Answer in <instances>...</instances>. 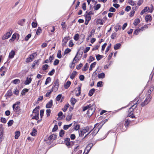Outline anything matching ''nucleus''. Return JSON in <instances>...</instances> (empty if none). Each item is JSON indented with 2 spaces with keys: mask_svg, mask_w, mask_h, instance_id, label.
Segmentation results:
<instances>
[{
  "mask_svg": "<svg viewBox=\"0 0 154 154\" xmlns=\"http://www.w3.org/2000/svg\"><path fill=\"white\" fill-rule=\"evenodd\" d=\"M77 89L78 91V93L76 94V95L77 97H78L80 96V94H81V88L80 87H79Z\"/></svg>",
  "mask_w": 154,
  "mask_h": 154,
  "instance_id": "nucleus-54",
  "label": "nucleus"
},
{
  "mask_svg": "<svg viewBox=\"0 0 154 154\" xmlns=\"http://www.w3.org/2000/svg\"><path fill=\"white\" fill-rule=\"evenodd\" d=\"M32 80V78L31 77L28 78L27 77L26 78V80L24 82V84L25 85H28L31 82Z\"/></svg>",
  "mask_w": 154,
  "mask_h": 154,
  "instance_id": "nucleus-20",
  "label": "nucleus"
},
{
  "mask_svg": "<svg viewBox=\"0 0 154 154\" xmlns=\"http://www.w3.org/2000/svg\"><path fill=\"white\" fill-rule=\"evenodd\" d=\"M65 134V131L63 130H61L59 133L60 136L62 137Z\"/></svg>",
  "mask_w": 154,
  "mask_h": 154,
  "instance_id": "nucleus-48",
  "label": "nucleus"
},
{
  "mask_svg": "<svg viewBox=\"0 0 154 154\" xmlns=\"http://www.w3.org/2000/svg\"><path fill=\"white\" fill-rule=\"evenodd\" d=\"M103 82L102 81L98 82L97 84V86L98 87H102L103 85Z\"/></svg>",
  "mask_w": 154,
  "mask_h": 154,
  "instance_id": "nucleus-57",
  "label": "nucleus"
},
{
  "mask_svg": "<svg viewBox=\"0 0 154 154\" xmlns=\"http://www.w3.org/2000/svg\"><path fill=\"white\" fill-rule=\"evenodd\" d=\"M98 125V124H96L94 125V128L92 130L93 131L91 133L90 135H92V136L93 137L94 136L97 134L98 133V131H99L101 127L100 126H99V125H98L97 127V125Z\"/></svg>",
  "mask_w": 154,
  "mask_h": 154,
  "instance_id": "nucleus-6",
  "label": "nucleus"
},
{
  "mask_svg": "<svg viewBox=\"0 0 154 154\" xmlns=\"http://www.w3.org/2000/svg\"><path fill=\"white\" fill-rule=\"evenodd\" d=\"M151 99V98H150V96L149 95H149L146 97L144 102L141 103V105L142 106H143L147 104L150 102Z\"/></svg>",
  "mask_w": 154,
  "mask_h": 154,
  "instance_id": "nucleus-8",
  "label": "nucleus"
},
{
  "mask_svg": "<svg viewBox=\"0 0 154 154\" xmlns=\"http://www.w3.org/2000/svg\"><path fill=\"white\" fill-rule=\"evenodd\" d=\"M111 44L110 43L107 46V47L106 48V49L105 51L106 54L108 52V51H109V49H110V48H111Z\"/></svg>",
  "mask_w": 154,
  "mask_h": 154,
  "instance_id": "nucleus-51",
  "label": "nucleus"
},
{
  "mask_svg": "<svg viewBox=\"0 0 154 154\" xmlns=\"http://www.w3.org/2000/svg\"><path fill=\"white\" fill-rule=\"evenodd\" d=\"M33 57H32L31 55L29 57L26 58V62L28 63L31 62L33 60Z\"/></svg>",
  "mask_w": 154,
  "mask_h": 154,
  "instance_id": "nucleus-33",
  "label": "nucleus"
},
{
  "mask_svg": "<svg viewBox=\"0 0 154 154\" xmlns=\"http://www.w3.org/2000/svg\"><path fill=\"white\" fill-rule=\"evenodd\" d=\"M77 102V100L75 98L72 97L70 99V102L72 104L74 105Z\"/></svg>",
  "mask_w": 154,
  "mask_h": 154,
  "instance_id": "nucleus-30",
  "label": "nucleus"
},
{
  "mask_svg": "<svg viewBox=\"0 0 154 154\" xmlns=\"http://www.w3.org/2000/svg\"><path fill=\"white\" fill-rule=\"evenodd\" d=\"M55 72V70L54 69H52V70L51 71H50L48 73V75H51V76L52 75L54 74Z\"/></svg>",
  "mask_w": 154,
  "mask_h": 154,
  "instance_id": "nucleus-49",
  "label": "nucleus"
},
{
  "mask_svg": "<svg viewBox=\"0 0 154 154\" xmlns=\"http://www.w3.org/2000/svg\"><path fill=\"white\" fill-rule=\"evenodd\" d=\"M53 55H52V56H51L49 57L48 58V60L50 61V63H51L52 62V60H54V56Z\"/></svg>",
  "mask_w": 154,
  "mask_h": 154,
  "instance_id": "nucleus-56",
  "label": "nucleus"
},
{
  "mask_svg": "<svg viewBox=\"0 0 154 154\" xmlns=\"http://www.w3.org/2000/svg\"><path fill=\"white\" fill-rule=\"evenodd\" d=\"M140 22V20L138 18L135 19L133 23V24L135 26H137Z\"/></svg>",
  "mask_w": 154,
  "mask_h": 154,
  "instance_id": "nucleus-31",
  "label": "nucleus"
},
{
  "mask_svg": "<svg viewBox=\"0 0 154 154\" xmlns=\"http://www.w3.org/2000/svg\"><path fill=\"white\" fill-rule=\"evenodd\" d=\"M26 21L25 19H23L19 20L17 22L18 24L21 25V26H23Z\"/></svg>",
  "mask_w": 154,
  "mask_h": 154,
  "instance_id": "nucleus-16",
  "label": "nucleus"
},
{
  "mask_svg": "<svg viewBox=\"0 0 154 154\" xmlns=\"http://www.w3.org/2000/svg\"><path fill=\"white\" fill-rule=\"evenodd\" d=\"M70 141V139L69 138L66 137L64 139V143L68 148L71 147V143Z\"/></svg>",
  "mask_w": 154,
  "mask_h": 154,
  "instance_id": "nucleus-9",
  "label": "nucleus"
},
{
  "mask_svg": "<svg viewBox=\"0 0 154 154\" xmlns=\"http://www.w3.org/2000/svg\"><path fill=\"white\" fill-rule=\"evenodd\" d=\"M93 146V144L92 143H91L88 144L85 147V152L86 151L87 152L86 153V154H87L88 153L91 149L92 147Z\"/></svg>",
  "mask_w": 154,
  "mask_h": 154,
  "instance_id": "nucleus-11",
  "label": "nucleus"
},
{
  "mask_svg": "<svg viewBox=\"0 0 154 154\" xmlns=\"http://www.w3.org/2000/svg\"><path fill=\"white\" fill-rule=\"evenodd\" d=\"M72 116V113H69L66 116V120L67 121H69L71 119Z\"/></svg>",
  "mask_w": 154,
  "mask_h": 154,
  "instance_id": "nucleus-24",
  "label": "nucleus"
},
{
  "mask_svg": "<svg viewBox=\"0 0 154 154\" xmlns=\"http://www.w3.org/2000/svg\"><path fill=\"white\" fill-rule=\"evenodd\" d=\"M4 133V131L3 129H2L0 134V142H1L2 141Z\"/></svg>",
  "mask_w": 154,
  "mask_h": 154,
  "instance_id": "nucleus-40",
  "label": "nucleus"
},
{
  "mask_svg": "<svg viewBox=\"0 0 154 154\" xmlns=\"http://www.w3.org/2000/svg\"><path fill=\"white\" fill-rule=\"evenodd\" d=\"M82 109L83 112L88 110L87 111L88 116L90 117L94 113L95 111V105L94 103H91L86 106H82Z\"/></svg>",
  "mask_w": 154,
  "mask_h": 154,
  "instance_id": "nucleus-1",
  "label": "nucleus"
},
{
  "mask_svg": "<svg viewBox=\"0 0 154 154\" xmlns=\"http://www.w3.org/2000/svg\"><path fill=\"white\" fill-rule=\"evenodd\" d=\"M131 121L129 119L125 120L124 123V125L126 127L129 126Z\"/></svg>",
  "mask_w": 154,
  "mask_h": 154,
  "instance_id": "nucleus-21",
  "label": "nucleus"
},
{
  "mask_svg": "<svg viewBox=\"0 0 154 154\" xmlns=\"http://www.w3.org/2000/svg\"><path fill=\"white\" fill-rule=\"evenodd\" d=\"M121 46V45L120 43H118L115 45L114 46V49L115 50H118L120 48Z\"/></svg>",
  "mask_w": 154,
  "mask_h": 154,
  "instance_id": "nucleus-28",
  "label": "nucleus"
},
{
  "mask_svg": "<svg viewBox=\"0 0 154 154\" xmlns=\"http://www.w3.org/2000/svg\"><path fill=\"white\" fill-rule=\"evenodd\" d=\"M12 93L11 90H8L5 95L6 97H9L12 96Z\"/></svg>",
  "mask_w": 154,
  "mask_h": 154,
  "instance_id": "nucleus-19",
  "label": "nucleus"
},
{
  "mask_svg": "<svg viewBox=\"0 0 154 154\" xmlns=\"http://www.w3.org/2000/svg\"><path fill=\"white\" fill-rule=\"evenodd\" d=\"M51 81V77H48L46 80V81H45V85H47L49 82H50Z\"/></svg>",
  "mask_w": 154,
  "mask_h": 154,
  "instance_id": "nucleus-42",
  "label": "nucleus"
},
{
  "mask_svg": "<svg viewBox=\"0 0 154 154\" xmlns=\"http://www.w3.org/2000/svg\"><path fill=\"white\" fill-rule=\"evenodd\" d=\"M49 91H48L47 92V93H46V94L45 95V96L46 97H49L50 96V94H51V93L53 92L52 91H51V89L49 90Z\"/></svg>",
  "mask_w": 154,
  "mask_h": 154,
  "instance_id": "nucleus-50",
  "label": "nucleus"
},
{
  "mask_svg": "<svg viewBox=\"0 0 154 154\" xmlns=\"http://www.w3.org/2000/svg\"><path fill=\"white\" fill-rule=\"evenodd\" d=\"M49 66L48 64L44 65L42 67V69L45 71L48 68Z\"/></svg>",
  "mask_w": 154,
  "mask_h": 154,
  "instance_id": "nucleus-44",
  "label": "nucleus"
},
{
  "mask_svg": "<svg viewBox=\"0 0 154 154\" xmlns=\"http://www.w3.org/2000/svg\"><path fill=\"white\" fill-rule=\"evenodd\" d=\"M53 106V100H51L46 104V107L47 108H51Z\"/></svg>",
  "mask_w": 154,
  "mask_h": 154,
  "instance_id": "nucleus-15",
  "label": "nucleus"
},
{
  "mask_svg": "<svg viewBox=\"0 0 154 154\" xmlns=\"http://www.w3.org/2000/svg\"><path fill=\"white\" fill-rule=\"evenodd\" d=\"M58 128L57 125H54V128L52 129V132H54L57 131Z\"/></svg>",
  "mask_w": 154,
  "mask_h": 154,
  "instance_id": "nucleus-62",
  "label": "nucleus"
},
{
  "mask_svg": "<svg viewBox=\"0 0 154 154\" xmlns=\"http://www.w3.org/2000/svg\"><path fill=\"white\" fill-rule=\"evenodd\" d=\"M29 91V90L27 88H24L23 89L21 92V94L22 95H25V93Z\"/></svg>",
  "mask_w": 154,
  "mask_h": 154,
  "instance_id": "nucleus-37",
  "label": "nucleus"
},
{
  "mask_svg": "<svg viewBox=\"0 0 154 154\" xmlns=\"http://www.w3.org/2000/svg\"><path fill=\"white\" fill-rule=\"evenodd\" d=\"M97 22L98 24L103 25V21L101 19H99L97 20Z\"/></svg>",
  "mask_w": 154,
  "mask_h": 154,
  "instance_id": "nucleus-45",
  "label": "nucleus"
},
{
  "mask_svg": "<svg viewBox=\"0 0 154 154\" xmlns=\"http://www.w3.org/2000/svg\"><path fill=\"white\" fill-rule=\"evenodd\" d=\"M12 34V32H7L4 35H3L2 38V39L5 40L7 39L9 37H10Z\"/></svg>",
  "mask_w": 154,
  "mask_h": 154,
  "instance_id": "nucleus-12",
  "label": "nucleus"
},
{
  "mask_svg": "<svg viewBox=\"0 0 154 154\" xmlns=\"http://www.w3.org/2000/svg\"><path fill=\"white\" fill-rule=\"evenodd\" d=\"M39 109L40 107L38 106L35 108L33 110L32 112L35 113V116L32 117V119L38 120L39 119Z\"/></svg>",
  "mask_w": 154,
  "mask_h": 154,
  "instance_id": "nucleus-5",
  "label": "nucleus"
},
{
  "mask_svg": "<svg viewBox=\"0 0 154 154\" xmlns=\"http://www.w3.org/2000/svg\"><path fill=\"white\" fill-rule=\"evenodd\" d=\"M57 57L58 58H61V57H62V55H61V51H60V50H59L58 52H57Z\"/></svg>",
  "mask_w": 154,
  "mask_h": 154,
  "instance_id": "nucleus-46",
  "label": "nucleus"
},
{
  "mask_svg": "<svg viewBox=\"0 0 154 154\" xmlns=\"http://www.w3.org/2000/svg\"><path fill=\"white\" fill-rule=\"evenodd\" d=\"M57 136L56 134H53L51 135L48 138V140L50 141H53L56 139Z\"/></svg>",
  "mask_w": 154,
  "mask_h": 154,
  "instance_id": "nucleus-13",
  "label": "nucleus"
},
{
  "mask_svg": "<svg viewBox=\"0 0 154 154\" xmlns=\"http://www.w3.org/2000/svg\"><path fill=\"white\" fill-rule=\"evenodd\" d=\"M80 125L79 124H76L74 127V129L75 130L77 131L80 128Z\"/></svg>",
  "mask_w": 154,
  "mask_h": 154,
  "instance_id": "nucleus-55",
  "label": "nucleus"
},
{
  "mask_svg": "<svg viewBox=\"0 0 154 154\" xmlns=\"http://www.w3.org/2000/svg\"><path fill=\"white\" fill-rule=\"evenodd\" d=\"M95 90L94 88H92L91 89L89 92L88 95L91 97V96L95 91Z\"/></svg>",
  "mask_w": 154,
  "mask_h": 154,
  "instance_id": "nucleus-27",
  "label": "nucleus"
},
{
  "mask_svg": "<svg viewBox=\"0 0 154 154\" xmlns=\"http://www.w3.org/2000/svg\"><path fill=\"white\" fill-rule=\"evenodd\" d=\"M59 63V60L58 59H55L54 61L53 64L54 66L57 65Z\"/></svg>",
  "mask_w": 154,
  "mask_h": 154,
  "instance_id": "nucleus-63",
  "label": "nucleus"
},
{
  "mask_svg": "<svg viewBox=\"0 0 154 154\" xmlns=\"http://www.w3.org/2000/svg\"><path fill=\"white\" fill-rule=\"evenodd\" d=\"M128 2L130 5L132 6L136 5L135 2L133 0H128Z\"/></svg>",
  "mask_w": 154,
  "mask_h": 154,
  "instance_id": "nucleus-35",
  "label": "nucleus"
},
{
  "mask_svg": "<svg viewBox=\"0 0 154 154\" xmlns=\"http://www.w3.org/2000/svg\"><path fill=\"white\" fill-rule=\"evenodd\" d=\"M95 32V29H92L90 32V34L88 35V37H92V35H94Z\"/></svg>",
  "mask_w": 154,
  "mask_h": 154,
  "instance_id": "nucleus-60",
  "label": "nucleus"
},
{
  "mask_svg": "<svg viewBox=\"0 0 154 154\" xmlns=\"http://www.w3.org/2000/svg\"><path fill=\"white\" fill-rule=\"evenodd\" d=\"M59 85V80L58 79H57L54 81L52 88L50 89L52 91H54L55 92H56L58 90Z\"/></svg>",
  "mask_w": 154,
  "mask_h": 154,
  "instance_id": "nucleus-7",
  "label": "nucleus"
},
{
  "mask_svg": "<svg viewBox=\"0 0 154 154\" xmlns=\"http://www.w3.org/2000/svg\"><path fill=\"white\" fill-rule=\"evenodd\" d=\"M137 106V105L135 104L133 105L129 109L128 111V117H130L132 119L135 118V116L133 114L134 110L136 107Z\"/></svg>",
  "mask_w": 154,
  "mask_h": 154,
  "instance_id": "nucleus-4",
  "label": "nucleus"
},
{
  "mask_svg": "<svg viewBox=\"0 0 154 154\" xmlns=\"http://www.w3.org/2000/svg\"><path fill=\"white\" fill-rule=\"evenodd\" d=\"M96 57L97 60L99 61L103 57V56L98 54L96 55Z\"/></svg>",
  "mask_w": 154,
  "mask_h": 154,
  "instance_id": "nucleus-39",
  "label": "nucleus"
},
{
  "mask_svg": "<svg viewBox=\"0 0 154 154\" xmlns=\"http://www.w3.org/2000/svg\"><path fill=\"white\" fill-rule=\"evenodd\" d=\"M105 74L103 72H102L98 75V77L99 79H103L105 77Z\"/></svg>",
  "mask_w": 154,
  "mask_h": 154,
  "instance_id": "nucleus-32",
  "label": "nucleus"
},
{
  "mask_svg": "<svg viewBox=\"0 0 154 154\" xmlns=\"http://www.w3.org/2000/svg\"><path fill=\"white\" fill-rule=\"evenodd\" d=\"M15 55V51L13 50H12L9 53L8 58L10 59H12L14 58Z\"/></svg>",
  "mask_w": 154,
  "mask_h": 154,
  "instance_id": "nucleus-14",
  "label": "nucleus"
},
{
  "mask_svg": "<svg viewBox=\"0 0 154 154\" xmlns=\"http://www.w3.org/2000/svg\"><path fill=\"white\" fill-rule=\"evenodd\" d=\"M101 7V5L100 4H97L94 8V9L95 10H98Z\"/></svg>",
  "mask_w": 154,
  "mask_h": 154,
  "instance_id": "nucleus-52",
  "label": "nucleus"
},
{
  "mask_svg": "<svg viewBox=\"0 0 154 154\" xmlns=\"http://www.w3.org/2000/svg\"><path fill=\"white\" fill-rule=\"evenodd\" d=\"M12 82H13V83L14 84H19L20 83V80L19 79H15L13 80L11 82V83H12Z\"/></svg>",
  "mask_w": 154,
  "mask_h": 154,
  "instance_id": "nucleus-41",
  "label": "nucleus"
},
{
  "mask_svg": "<svg viewBox=\"0 0 154 154\" xmlns=\"http://www.w3.org/2000/svg\"><path fill=\"white\" fill-rule=\"evenodd\" d=\"M94 128H93V127L92 126L90 125L89 126H87L86 127H85L82 130H81L80 132H79V135L82 137L85 134L90 131L85 136L84 138H85L88 136L90 135V133Z\"/></svg>",
  "mask_w": 154,
  "mask_h": 154,
  "instance_id": "nucleus-3",
  "label": "nucleus"
},
{
  "mask_svg": "<svg viewBox=\"0 0 154 154\" xmlns=\"http://www.w3.org/2000/svg\"><path fill=\"white\" fill-rule=\"evenodd\" d=\"M31 34H29L27 35L25 38L24 39L26 41H28L29 38L31 37Z\"/></svg>",
  "mask_w": 154,
  "mask_h": 154,
  "instance_id": "nucleus-47",
  "label": "nucleus"
},
{
  "mask_svg": "<svg viewBox=\"0 0 154 154\" xmlns=\"http://www.w3.org/2000/svg\"><path fill=\"white\" fill-rule=\"evenodd\" d=\"M77 55L78 53H77L76 56L73 59L72 62V65L73 64H74L75 63H77L79 61V59L78 58L76 59ZM74 66H73V67Z\"/></svg>",
  "mask_w": 154,
  "mask_h": 154,
  "instance_id": "nucleus-25",
  "label": "nucleus"
},
{
  "mask_svg": "<svg viewBox=\"0 0 154 154\" xmlns=\"http://www.w3.org/2000/svg\"><path fill=\"white\" fill-rule=\"evenodd\" d=\"M69 39V37H64L62 41V46L63 47L65 46L66 45L68 40Z\"/></svg>",
  "mask_w": 154,
  "mask_h": 154,
  "instance_id": "nucleus-10",
  "label": "nucleus"
},
{
  "mask_svg": "<svg viewBox=\"0 0 154 154\" xmlns=\"http://www.w3.org/2000/svg\"><path fill=\"white\" fill-rule=\"evenodd\" d=\"M16 38V35L15 34H14L13 35L11 38L9 40V41H11L12 42H13L14 41Z\"/></svg>",
  "mask_w": 154,
  "mask_h": 154,
  "instance_id": "nucleus-43",
  "label": "nucleus"
},
{
  "mask_svg": "<svg viewBox=\"0 0 154 154\" xmlns=\"http://www.w3.org/2000/svg\"><path fill=\"white\" fill-rule=\"evenodd\" d=\"M37 132L36 130L35 129L33 128L32 131L30 133V134L32 136H35L37 134Z\"/></svg>",
  "mask_w": 154,
  "mask_h": 154,
  "instance_id": "nucleus-26",
  "label": "nucleus"
},
{
  "mask_svg": "<svg viewBox=\"0 0 154 154\" xmlns=\"http://www.w3.org/2000/svg\"><path fill=\"white\" fill-rule=\"evenodd\" d=\"M71 82L69 81H68L64 85V88L65 89H68L70 86L71 84Z\"/></svg>",
  "mask_w": 154,
  "mask_h": 154,
  "instance_id": "nucleus-22",
  "label": "nucleus"
},
{
  "mask_svg": "<svg viewBox=\"0 0 154 154\" xmlns=\"http://www.w3.org/2000/svg\"><path fill=\"white\" fill-rule=\"evenodd\" d=\"M44 109H41L40 111V116H41V119H42V117L44 116ZM42 120V119H41L40 120H38V122L40 121H41Z\"/></svg>",
  "mask_w": 154,
  "mask_h": 154,
  "instance_id": "nucleus-38",
  "label": "nucleus"
},
{
  "mask_svg": "<svg viewBox=\"0 0 154 154\" xmlns=\"http://www.w3.org/2000/svg\"><path fill=\"white\" fill-rule=\"evenodd\" d=\"M69 104L68 103L66 104L65 105L64 107L62 109V110L64 112H66L69 107Z\"/></svg>",
  "mask_w": 154,
  "mask_h": 154,
  "instance_id": "nucleus-29",
  "label": "nucleus"
},
{
  "mask_svg": "<svg viewBox=\"0 0 154 154\" xmlns=\"http://www.w3.org/2000/svg\"><path fill=\"white\" fill-rule=\"evenodd\" d=\"M96 64V62H95L93 63H92L90 65V68H89V70L91 71L92 70L93 68H94L95 67V65Z\"/></svg>",
  "mask_w": 154,
  "mask_h": 154,
  "instance_id": "nucleus-36",
  "label": "nucleus"
},
{
  "mask_svg": "<svg viewBox=\"0 0 154 154\" xmlns=\"http://www.w3.org/2000/svg\"><path fill=\"white\" fill-rule=\"evenodd\" d=\"M79 34L78 33L76 34L74 37V39L75 41H77L79 39Z\"/></svg>",
  "mask_w": 154,
  "mask_h": 154,
  "instance_id": "nucleus-59",
  "label": "nucleus"
},
{
  "mask_svg": "<svg viewBox=\"0 0 154 154\" xmlns=\"http://www.w3.org/2000/svg\"><path fill=\"white\" fill-rule=\"evenodd\" d=\"M137 8H138L137 6L132 7V9L133 10V11H131L130 13V17H132L134 16L135 11L137 9Z\"/></svg>",
  "mask_w": 154,
  "mask_h": 154,
  "instance_id": "nucleus-17",
  "label": "nucleus"
},
{
  "mask_svg": "<svg viewBox=\"0 0 154 154\" xmlns=\"http://www.w3.org/2000/svg\"><path fill=\"white\" fill-rule=\"evenodd\" d=\"M20 101H17L12 105L13 112L18 115L23 113V111L21 109L20 106Z\"/></svg>",
  "mask_w": 154,
  "mask_h": 154,
  "instance_id": "nucleus-2",
  "label": "nucleus"
},
{
  "mask_svg": "<svg viewBox=\"0 0 154 154\" xmlns=\"http://www.w3.org/2000/svg\"><path fill=\"white\" fill-rule=\"evenodd\" d=\"M19 93V91L16 88L14 91H13V93L15 95H18Z\"/></svg>",
  "mask_w": 154,
  "mask_h": 154,
  "instance_id": "nucleus-61",
  "label": "nucleus"
},
{
  "mask_svg": "<svg viewBox=\"0 0 154 154\" xmlns=\"http://www.w3.org/2000/svg\"><path fill=\"white\" fill-rule=\"evenodd\" d=\"M38 25V24L37 22H32V26L33 28H36Z\"/></svg>",
  "mask_w": 154,
  "mask_h": 154,
  "instance_id": "nucleus-53",
  "label": "nucleus"
},
{
  "mask_svg": "<svg viewBox=\"0 0 154 154\" xmlns=\"http://www.w3.org/2000/svg\"><path fill=\"white\" fill-rule=\"evenodd\" d=\"M77 72L75 71H73L70 76V78L73 79L77 75Z\"/></svg>",
  "mask_w": 154,
  "mask_h": 154,
  "instance_id": "nucleus-23",
  "label": "nucleus"
},
{
  "mask_svg": "<svg viewBox=\"0 0 154 154\" xmlns=\"http://www.w3.org/2000/svg\"><path fill=\"white\" fill-rule=\"evenodd\" d=\"M46 114L48 117H49L50 115L51 112V110L50 109H48L46 111Z\"/></svg>",
  "mask_w": 154,
  "mask_h": 154,
  "instance_id": "nucleus-64",
  "label": "nucleus"
},
{
  "mask_svg": "<svg viewBox=\"0 0 154 154\" xmlns=\"http://www.w3.org/2000/svg\"><path fill=\"white\" fill-rule=\"evenodd\" d=\"M145 20L146 22H148V21H151L152 20L151 16L150 15H147L145 16Z\"/></svg>",
  "mask_w": 154,
  "mask_h": 154,
  "instance_id": "nucleus-18",
  "label": "nucleus"
},
{
  "mask_svg": "<svg viewBox=\"0 0 154 154\" xmlns=\"http://www.w3.org/2000/svg\"><path fill=\"white\" fill-rule=\"evenodd\" d=\"M15 134V139H17L20 136V132L19 131H16Z\"/></svg>",
  "mask_w": 154,
  "mask_h": 154,
  "instance_id": "nucleus-34",
  "label": "nucleus"
},
{
  "mask_svg": "<svg viewBox=\"0 0 154 154\" xmlns=\"http://www.w3.org/2000/svg\"><path fill=\"white\" fill-rule=\"evenodd\" d=\"M14 123V121L13 120H9L8 123V126H11Z\"/></svg>",
  "mask_w": 154,
  "mask_h": 154,
  "instance_id": "nucleus-58",
  "label": "nucleus"
}]
</instances>
